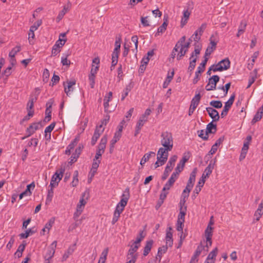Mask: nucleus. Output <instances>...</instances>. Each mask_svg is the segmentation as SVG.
I'll use <instances>...</instances> for the list:
<instances>
[{"label": "nucleus", "instance_id": "nucleus-5", "mask_svg": "<svg viewBox=\"0 0 263 263\" xmlns=\"http://www.w3.org/2000/svg\"><path fill=\"white\" fill-rule=\"evenodd\" d=\"M171 151L163 147H160L159 149L157 159L158 161L160 163V165H163L166 162L168 156V152Z\"/></svg>", "mask_w": 263, "mask_h": 263}, {"label": "nucleus", "instance_id": "nucleus-40", "mask_svg": "<svg viewBox=\"0 0 263 263\" xmlns=\"http://www.w3.org/2000/svg\"><path fill=\"white\" fill-rule=\"evenodd\" d=\"M231 83L229 82L224 86H218V89L222 90L224 92V97L226 96L228 94V91L230 88Z\"/></svg>", "mask_w": 263, "mask_h": 263}, {"label": "nucleus", "instance_id": "nucleus-46", "mask_svg": "<svg viewBox=\"0 0 263 263\" xmlns=\"http://www.w3.org/2000/svg\"><path fill=\"white\" fill-rule=\"evenodd\" d=\"M197 61V58H193L190 60V65L188 67V71L191 72L196 66V62Z\"/></svg>", "mask_w": 263, "mask_h": 263}, {"label": "nucleus", "instance_id": "nucleus-3", "mask_svg": "<svg viewBox=\"0 0 263 263\" xmlns=\"http://www.w3.org/2000/svg\"><path fill=\"white\" fill-rule=\"evenodd\" d=\"M177 156L176 155H174L170 158V160L168 161L166 166L165 168L163 174L161 177V179L162 180H165L167 178V177L169 175L170 172H171L172 171L175 165V163L177 160Z\"/></svg>", "mask_w": 263, "mask_h": 263}, {"label": "nucleus", "instance_id": "nucleus-61", "mask_svg": "<svg viewBox=\"0 0 263 263\" xmlns=\"http://www.w3.org/2000/svg\"><path fill=\"white\" fill-rule=\"evenodd\" d=\"M147 121V119H143L141 117L140 118L136 126L139 128H141V127L143 126L144 123Z\"/></svg>", "mask_w": 263, "mask_h": 263}, {"label": "nucleus", "instance_id": "nucleus-30", "mask_svg": "<svg viewBox=\"0 0 263 263\" xmlns=\"http://www.w3.org/2000/svg\"><path fill=\"white\" fill-rule=\"evenodd\" d=\"M134 87V83L130 82V83L126 86V88L123 90L121 100L123 101L125 97L128 96L129 92L132 90Z\"/></svg>", "mask_w": 263, "mask_h": 263}, {"label": "nucleus", "instance_id": "nucleus-25", "mask_svg": "<svg viewBox=\"0 0 263 263\" xmlns=\"http://www.w3.org/2000/svg\"><path fill=\"white\" fill-rule=\"evenodd\" d=\"M217 126L213 123V121L209 123L206 126V136H208L209 134H214L216 132Z\"/></svg>", "mask_w": 263, "mask_h": 263}, {"label": "nucleus", "instance_id": "nucleus-31", "mask_svg": "<svg viewBox=\"0 0 263 263\" xmlns=\"http://www.w3.org/2000/svg\"><path fill=\"white\" fill-rule=\"evenodd\" d=\"M249 149V143L248 142H245L243 144V147L241 151V153L239 157V160L242 161L243 160L247 155L248 150Z\"/></svg>", "mask_w": 263, "mask_h": 263}, {"label": "nucleus", "instance_id": "nucleus-34", "mask_svg": "<svg viewBox=\"0 0 263 263\" xmlns=\"http://www.w3.org/2000/svg\"><path fill=\"white\" fill-rule=\"evenodd\" d=\"M21 50V46H17L13 48L9 53V56L11 58L12 62L14 60L16 53Z\"/></svg>", "mask_w": 263, "mask_h": 263}, {"label": "nucleus", "instance_id": "nucleus-29", "mask_svg": "<svg viewBox=\"0 0 263 263\" xmlns=\"http://www.w3.org/2000/svg\"><path fill=\"white\" fill-rule=\"evenodd\" d=\"M216 162V158H215L214 160H212L211 161H210L209 164L204 170V173H206V176H210V174L212 173Z\"/></svg>", "mask_w": 263, "mask_h": 263}, {"label": "nucleus", "instance_id": "nucleus-43", "mask_svg": "<svg viewBox=\"0 0 263 263\" xmlns=\"http://www.w3.org/2000/svg\"><path fill=\"white\" fill-rule=\"evenodd\" d=\"M34 231L31 229L27 230L24 233H22L20 234L21 238H27L29 236L34 233Z\"/></svg>", "mask_w": 263, "mask_h": 263}, {"label": "nucleus", "instance_id": "nucleus-56", "mask_svg": "<svg viewBox=\"0 0 263 263\" xmlns=\"http://www.w3.org/2000/svg\"><path fill=\"white\" fill-rule=\"evenodd\" d=\"M79 140V139L78 137H76L68 145L69 146V148H71V149H73L74 147L77 145L78 144V142Z\"/></svg>", "mask_w": 263, "mask_h": 263}, {"label": "nucleus", "instance_id": "nucleus-42", "mask_svg": "<svg viewBox=\"0 0 263 263\" xmlns=\"http://www.w3.org/2000/svg\"><path fill=\"white\" fill-rule=\"evenodd\" d=\"M36 100V97H30L27 103L26 109H33L34 102Z\"/></svg>", "mask_w": 263, "mask_h": 263}, {"label": "nucleus", "instance_id": "nucleus-33", "mask_svg": "<svg viewBox=\"0 0 263 263\" xmlns=\"http://www.w3.org/2000/svg\"><path fill=\"white\" fill-rule=\"evenodd\" d=\"M204 59L202 62L200 63V65L197 68V73H202L204 70L205 65L208 61V57H204Z\"/></svg>", "mask_w": 263, "mask_h": 263}, {"label": "nucleus", "instance_id": "nucleus-9", "mask_svg": "<svg viewBox=\"0 0 263 263\" xmlns=\"http://www.w3.org/2000/svg\"><path fill=\"white\" fill-rule=\"evenodd\" d=\"M200 99L201 95L199 93L196 94L195 97L192 99L189 110V115L190 116H191L193 114L195 109L198 105Z\"/></svg>", "mask_w": 263, "mask_h": 263}, {"label": "nucleus", "instance_id": "nucleus-1", "mask_svg": "<svg viewBox=\"0 0 263 263\" xmlns=\"http://www.w3.org/2000/svg\"><path fill=\"white\" fill-rule=\"evenodd\" d=\"M46 105H48V103H46ZM49 106H47L46 110L45 111V119L41 121L37 122H33L26 129V133L27 134L26 137H29L32 135L35 131L40 129L43 127L45 123L49 121Z\"/></svg>", "mask_w": 263, "mask_h": 263}, {"label": "nucleus", "instance_id": "nucleus-47", "mask_svg": "<svg viewBox=\"0 0 263 263\" xmlns=\"http://www.w3.org/2000/svg\"><path fill=\"white\" fill-rule=\"evenodd\" d=\"M179 51H178V53L177 55V60L178 61L180 60L185 55L186 53L187 52V50H184L183 48L180 47Z\"/></svg>", "mask_w": 263, "mask_h": 263}, {"label": "nucleus", "instance_id": "nucleus-18", "mask_svg": "<svg viewBox=\"0 0 263 263\" xmlns=\"http://www.w3.org/2000/svg\"><path fill=\"white\" fill-rule=\"evenodd\" d=\"M103 131L104 129L101 130L99 129L98 126L96 127L91 141V144L92 146L96 144L98 139L99 138L100 135L103 132Z\"/></svg>", "mask_w": 263, "mask_h": 263}, {"label": "nucleus", "instance_id": "nucleus-20", "mask_svg": "<svg viewBox=\"0 0 263 263\" xmlns=\"http://www.w3.org/2000/svg\"><path fill=\"white\" fill-rule=\"evenodd\" d=\"M76 244L70 246L63 254L62 258V261H66L70 255H72L76 249Z\"/></svg>", "mask_w": 263, "mask_h": 263}, {"label": "nucleus", "instance_id": "nucleus-21", "mask_svg": "<svg viewBox=\"0 0 263 263\" xmlns=\"http://www.w3.org/2000/svg\"><path fill=\"white\" fill-rule=\"evenodd\" d=\"M89 198V190L87 189L85 191V192L82 194L81 197L79 201V203L78 204L81 205L83 206L87 203V200Z\"/></svg>", "mask_w": 263, "mask_h": 263}, {"label": "nucleus", "instance_id": "nucleus-51", "mask_svg": "<svg viewBox=\"0 0 263 263\" xmlns=\"http://www.w3.org/2000/svg\"><path fill=\"white\" fill-rule=\"evenodd\" d=\"M67 10V8L65 7H64V8L63 9V10H61L59 12V13L57 17V22H59L60 20H61L62 19V18L63 17L64 15L66 13Z\"/></svg>", "mask_w": 263, "mask_h": 263}, {"label": "nucleus", "instance_id": "nucleus-19", "mask_svg": "<svg viewBox=\"0 0 263 263\" xmlns=\"http://www.w3.org/2000/svg\"><path fill=\"white\" fill-rule=\"evenodd\" d=\"M67 85L66 86L65 82L63 83L64 86V91L67 96L70 94L71 91L73 90V86L76 84L75 80H71L67 81Z\"/></svg>", "mask_w": 263, "mask_h": 263}, {"label": "nucleus", "instance_id": "nucleus-41", "mask_svg": "<svg viewBox=\"0 0 263 263\" xmlns=\"http://www.w3.org/2000/svg\"><path fill=\"white\" fill-rule=\"evenodd\" d=\"M210 105L212 106L213 107H214L215 108H220L222 106V103L221 101L219 100H213L210 102Z\"/></svg>", "mask_w": 263, "mask_h": 263}, {"label": "nucleus", "instance_id": "nucleus-23", "mask_svg": "<svg viewBox=\"0 0 263 263\" xmlns=\"http://www.w3.org/2000/svg\"><path fill=\"white\" fill-rule=\"evenodd\" d=\"M257 69H255L252 72L250 73L248 81V85L247 87V88L250 87L251 85L254 83L255 80L257 78Z\"/></svg>", "mask_w": 263, "mask_h": 263}, {"label": "nucleus", "instance_id": "nucleus-63", "mask_svg": "<svg viewBox=\"0 0 263 263\" xmlns=\"http://www.w3.org/2000/svg\"><path fill=\"white\" fill-rule=\"evenodd\" d=\"M206 27V24L203 23L202 24L201 26L196 30V31H198V33H199V34L200 36H201L203 32H204V30L205 29Z\"/></svg>", "mask_w": 263, "mask_h": 263}, {"label": "nucleus", "instance_id": "nucleus-26", "mask_svg": "<svg viewBox=\"0 0 263 263\" xmlns=\"http://www.w3.org/2000/svg\"><path fill=\"white\" fill-rule=\"evenodd\" d=\"M121 42V36L116 37V41H115V48L114 49V50L112 54L116 55V53H117V55H119V53L120 50Z\"/></svg>", "mask_w": 263, "mask_h": 263}, {"label": "nucleus", "instance_id": "nucleus-14", "mask_svg": "<svg viewBox=\"0 0 263 263\" xmlns=\"http://www.w3.org/2000/svg\"><path fill=\"white\" fill-rule=\"evenodd\" d=\"M224 136L220 137L218 140H216L215 143L212 145L211 150L209 152V153L206 155L205 157H208V159L210 157V155H212L215 154L217 150V147L224 140Z\"/></svg>", "mask_w": 263, "mask_h": 263}, {"label": "nucleus", "instance_id": "nucleus-27", "mask_svg": "<svg viewBox=\"0 0 263 263\" xmlns=\"http://www.w3.org/2000/svg\"><path fill=\"white\" fill-rule=\"evenodd\" d=\"M107 136H104L101 139L100 143L98 146L97 149L104 152L105 149L106 148V144L107 143Z\"/></svg>", "mask_w": 263, "mask_h": 263}, {"label": "nucleus", "instance_id": "nucleus-44", "mask_svg": "<svg viewBox=\"0 0 263 263\" xmlns=\"http://www.w3.org/2000/svg\"><path fill=\"white\" fill-rule=\"evenodd\" d=\"M131 40H132V41L133 43H134L135 45V49L132 50L133 52V53H135V55H136L137 53V51H138V50H137L138 45V36L137 35L133 36L132 37Z\"/></svg>", "mask_w": 263, "mask_h": 263}, {"label": "nucleus", "instance_id": "nucleus-60", "mask_svg": "<svg viewBox=\"0 0 263 263\" xmlns=\"http://www.w3.org/2000/svg\"><path fill=\"white\" fill-rule=\"evenodd\" d=\"M14 241H15V239H14V236H13L10 238L8 243L6 245L7 249L10 250L12 248V247L14 243Z\"/></svg>", "mask_w": 263, "mask_h": 263}, {"label": "nucleus", "instance_id": "nucleus-2", "mask_svg": "<svg viewBox=\"0 0 263 263\" xmlns=\"http://www.w3.org/2000/svg\"><path fill=\"white\" fill-rule=\"evenodd\" d=\"M161 137L162 138L161 144L164 148H167L168 150H172L173 147V139L172 134L168 132H164L162 133Z\"/></svg>", "mask_w": 263, "mask_h": 263}, {"label": "nucleus", "instance_id": "nucleus-64", "mask_svg": "<svg viewBox=\"0 0 263 263\" xmlns=\"http://www.w3.org/2000/svg\"><path fill=\"white\" fill-rule=\"evenodd\" d=\"M38 143V140L35 138H32L28 143V146H33L36 147Z\"/></svg>", "mask_w": 263, "mask_h": 263}, {"label": "nucleus", "instance_id": "nucleus-38", "mask_svg": "<svg viewBox=\"0 0 263 263\" xmlns=\"http://www.w3.org/2000/svg\"><path fill=\"white\" fill-rule=\"evenodd\" d=\"M186 210H187L186 206H185L184 207L183 210H182L181 208L179 209L180 212H179V215L178 216L177 220L184 221L185 215L186 214Z\"/></svg>", "mask_w": 263, "mask_h": 263}, {"label": "nucleus", "instance_id": "nucleus-57", "mask_svg": "<svg viewBox=\"0 0 263 263\" xmlns=\"http://www.w3.org/2000/svg\"><path fill=\"white\" fill-rule=\"evenodd\" d=\"M83 148H84L83 145L80 144L79 145V146L76 149L75 152L73 154H75V155H77V156H78L79 157Z\"/></svg>", "mask_w": 263, "mask_h": 263}, {"label": "nucleus", "instance_id": "nucleus-12", "mask_svg": "<svg viewBox=\"0 0 263 263\" xmlns=\"http://www.w3.org/2000/svg\"><path fill=\"white\" fill-rule=\"evenodd\" d=\"M129 197V189L128 187H127L123 192V193L122 195V198L120 202L117 204V205L125 208V206L127 205Z\"/></svg>", "mask_w": 263, "mask_h": 263}, {"label": "nucleus", "instance_id": "nucleus-45", "mask_svg": "<svg viewBox=\"0 0 263 263\" xmlns=\"http://www.w3.org/2000/svg\"><path fill=\"white\" fill-rule=\"evenodd\" d=\"M184 221L177 220L176 224V230L178 232L183 233Z\"/></svg>", "mask_w": 263, "mask_h": 263}, {"label": "nucleus", "instance_id": "nucleus-54", "mask_svg": "<svg viewBox=\"0 0 263 263\" xmlns=\"http://www.w3.org/2000/svg\"><path fill=\"white\" fill-rule=\"evenodd\" d=\"M263 214V210H260V209H257L254 213V216L256 217V221H259L260 218Z\"/></svg>", "mask_w": 263, "mask_h": 263}, {"label": "nucleus", "instance_id": "nucleus-62", "mask_svg": "<svg viewBox=\"0 0 263 263\" xmlns=\"http://www.w3.org/2000/svg\"><path fill=\"white\" fill-rule=\"evenodd\" d=\"M89 80L90 81V85L91 88H93L95 83V76L93 74L89 75Z\"/></svg>", "mask_w": 263, "mask_h": 263}, {"label": "nucleus", "instance_id": "nucleus-35", "mask_svg": "<svg viewBox=\"0 0 263 263\" xmlns=\"http://www.w3.org/2000/svg\"><path fill=\"white\" fill-rule=\"evenodd\" d=\"M120 138L121 137H120L119 136L114 135V138L110 141V148H109L110 153H112L114 149L115 144H116V142H117L118 141H119L120 140Z\"/></svg>", "mask_w": 263, "mask_h": 263}, {"label": "nucleus", "instance_id": "nucleus-32", "mask_svg": "<svg viewBox=\"0 0 263 263\" xmlns=\"http://www.w3.org/2000/svg\"><path fill=\"white\" fill-rule=\"evenodd\" d=\"M153 242L154 241L153 240H149L146 241L145 246L144 247L143 250V255L144 256H146L148 254L149 252H150L152 249Z\"/></svg>", "mask_w": 263, "mask_h": 263}, {"label": "nucleus", "instance_id": "nucleus-11", "mask_svg": "<svg viewBox=\"0 0 263 263\" xmlns=\"http://www.w3.org/2000/svg\"><path fill=\"white\" fill-rule=\"evenodd\" d=\"M66 40H62L61 38L56 42L55 45L52 49V55L55 56L57 55L61 51L60 48L65 44Z\"/></svg>", "mask_w": 263, "mask_h": 263}, {"label": "nucleus", "instance_id": "nucleus-4", "mask_svg": "<svg viewBox=\"0 0 263 263\" xmlns=\"http://www.w3.org/2000/svg\"><path fill=\"white\" fill-rule=\"evenodd\" d=\"M230 64L231 62L229 59L228 58H225L215 65V67L213 69V71L216 72L228 70L230 67Z\"/></svg>", "mask_w": 263, "mask_h": 263}, {"label": "nucleus", "instance_id": "nucleus-55", "mask_svg": "<svg viewBox=\"0 0 263 263\" xmlns=\"http://www.w3.org/2000/svg\"><path fill=\"white\" fill-rule=\"evenodd\" d=\"M41 21H38L36 22H35V23H34V24L30 27V29L31 30V31L32 32V31H35V30H36L38 29L39 27L41 25Z\"/></svg>", "mask_w": 263, "mask_h": 263}, {"label": "nucleus", "instance_id": "nucleus-59", "mask_svg": "<svg viewBox=\"0 0 263 263\" xmlns=\"http://www.w3.org/2000/svg\"><path fill=\"white\" fill-rule=\"evenodd\" d=\"M118 55L117 53H116V55L112 54V62H111V68L112 67H115L117 63H118Z\"/></svg>", "mask_w": 263, "mask_h": 263}, {"label": "nucleus", "instance_id": "nucleus-39", "mask_svg": "<svg viewBox=\"0 0 263 263\" xmlns=\"http://www.w3.org/2000/svg\"><path fill=\"white\" fill-rule=\"evenodd\" d=\"M167 18L165 21H164L163 24L158 28L157 32L156 34V36L159 33H163L166 29V27L168 25Z\"/></svg>", "mask_w": 263, "mask_h": 263}, {"label": "nucleus", "instance_id": "nucleus-22", "mask_svg": "<svg viewBox=\"0 0 263 263\" xmlns=\"http://www.w3.org/2000/svg\"><path fill=\"white\" fill-rule=\"evenodd\" d=\"M139 248V246L137 244H135L134 246H132L130 249L128 250V254L127 256V259H129L130 258H134L135 257L136 259L137 258V255L135 253L137 251Z\"/></svg>", "mask_w": 263, "mask_h": 263}, {"label": "nucleus", "instance_id": "nucleus-49", "mask_svg": "<svg viewBox=\"0 0 263 263\" xmlns=\"http://www.w3.org/2000/svg\"><path fill=\"white\" fill-rule=\"evenodd\" d=\"M218 252L217 248H215L213 251H212L207 257V260L213 259L215 258L217 255Z\"/></svg>", "mask_w": 263, "mask_h": 263}, {"label": "nucleus", "instance_id": "nucleus-15", "mask_svg": "<svg viewBox=\"0 0 263 263\" xmlns=\"http://www.w3.org/2000/svg\"><path fill=\"white\" fill-rule=\"evenodd\" d=\"M197 173V168H194L193 171L190 174V178L187 183L186 187L189 189V191H191L194 186L195 181L196 175Z\"/></svg>", "mask_w": 263, "mask_h": 263}, {"label": "nucleus", "instance_id": "nucleus-28", "mask_svg": "<svg viewBox=\"0 0 263 263\" xmlns=\"http://www.w3.org/2000/svg\"><path fill=\"white\" fill-rule=\"evenodd\" d=\"M183 17L181 21V27H183L187 22L191 12L187 9L183 11Z\"/></svg>", "mask_w": 263, "mask_h": 263}, {"label": "nucleus", "instance_id": "nucleus-7", "mask_svg": "<svg viewBox=\"0 0 263 263\" xmlns=\"http://www.w3.org/2000/svg\"><path fill=\"white\" fill-rule=\"evenodd\" d=\"M235 98V95L234 93H233V95H231L230 99L225 103L223 109L222 111H221V115H220L221 117L222 118H224V117H226L227 115L229 110H230V109L231 108L232 105H233V104L234 103Z\"/></svg>", "mask_w": 263, "mask_h": 263}, {"label": "nucleus", "instance_id": "nucleus-53", "mask_svg": "<svg viewBox=\"0 0 263 263\" xmlns=\"http://www.w3.org/2000/svg\"><path fill=\"white\" fill-rule=\"evenodd\" d=\"M262 117H261V115L259 114V113L256 112L255 115H254L253 119L251 121V123L252 124H254L256 122L259 121L261 119Z\"/></svg>", "mask_w": 263, "mask_h": 263}, {"label": "nucleus", "instance_id": "nucleus-13", "mask_svg": "<svg viewBox=\"0 0 263 263\" xmlns=\"http://www.w3.org/2000/svg\"><path fill=\"white\" fill-rule=\"evenodd\" d=\"M205 109L209 116L213 119V122H216L219 120L220 116L217 110L210 107H206Z\"/></svg>", "mask_w": 263, "mask_h": 263}, {"label": "nucleus", "instance_id": "nucleus-16", "mask_svg": "<svg viewBox=\"0 0 263 263\" xmlns=\"http://www.w3.org/2000/svg\"><path fill=\"white\" fill-rule=\"evenodd\" d=\"M213 35H212L210 39L211 46H208L205 52L204 57H209L216 49L217 42L213 40Z\"/></svg>", "mask_w": 263, "mask_h": 263}, {"label": "nucleus", "instance_id": "nucleus-58", "mask_svg": "<svg viewBox=\"0 0 263 263\" xmlns=\"http://www.w3.org/2000/svg\"><path fill=\"white\" fill-rule=\"evenodd\" d=\"M47 234L49 233V223L47 222L45 227L43 228L40 232L41 235H45V233Z\"/></svg>", "mask_w": 263, "mask_h": 263}, {"label": "nucleus", "instance_id": "nucleus-6", "mask_svg": "<svg viewBox=\"0 0 263 263\" xmlns=\"http://www.w3.org/2000/svg\"><path fill=\"white\" fill-rule=\"evenodd\" d=\"M65 170L61 168L59 172L57 171L55 174L52 176L51 180H50V186L54 187L58 185V183L61 180L63 177V174Z\"/></svg>", "mask_w": 263, "mask_h": 263}, {"label": "nucleus", "instance_id": "nucleus-10", "mask_svg": "<svg viewBox=\"0 0 263 263\" xmlns=\"http://www.w3.org/2000/svg\"><path fill=\"white\" fill-rule=\"evenodd\" d=\"M191 154L190 152L184 153L182 159L180 161L179 163L177 164L175 168V171L179 172H181L183 170L185 163L189 160Z\"/></svg>", "mask_w": 263, "mask_h": 263}, {"label": "nucleus", "instance_id": "nucleus-17", "mask_svg": "<svg viewBox=\"0 0 263 263\" xmlns=\"http://www.w3.org/2000/svg\"><path fill=\"white\" fill-rule=\"evenodd\" d=\"M204 247L202 245H200L197 247L196 250L191 258L190 263H197L198 262V257L201 254L202 250L204 249Z\"/></svg>", "mask_w": 263, "mask_h": 263}, {"label": "nucleus", "instance_id": "nucleus-24", "mask_svg": "<svg viewBox=\"0 0 263 263\" xmlns=\"http://www.w3.org/2000/svg\"><path fill=\"white\" fill-rule=\"evenodd\" d=\"M213 228L208 225L206 230H205V235L207 242H210V246L212 245V236Z\"/></svg>", "mask_w": 263, "mask_h": 263}, {"label": "nucleus", "instance_id": "nucleus-8", "mask_svg": "<svg viewBox=\"0 0 263 263\" xmlns=\"http://www.w3.org/2000/svg\"><path fill=\"white\" fill-rule=\"evenodd\" d=\"M220 77L218 75H214L209 79V83L205 86V89L210 91L216 89L217 83L219 81Z\"/></svg>", "mask_w": 263, "mask_h": 263}, {"label": "nucleus", "instance_id": "nucleus-36", "mask_svg": "<svg viewBox=\"0 0 263 263\" xmlns=\"http://www.w3.org/2000/svg\"><path fill=\"white\" fill-rule=\"evenodd\" d=\"M174 75V71L171 72L170 73L169 72L168 73L166 79L165 80V81L164 82V83L163 84V88H166L167 87V86L168 85L169 83H170V82L173 79Z\"/></svg>", "mask_w": 263, "mask_h": 263}, {"label": "nucleus", "instance_id": "nucleus-48", "mask_svg": "<svg viewBox=\"0 0 263 263\" xmlns=\"http://www.w3.org/2000/svg\"><path fill=\"white\" fill-rule=\"evenodd\" d=\"M43 80L45 83L48 82L49 80V72L47 68L45 69L44 70L43 73Z\"/></svg>", "mask_w": 263, "mask_h": 263}, {"label": "nucleus", "instance_id": "nucleus-37", "mask_svg": "<svg viewBox=\"0 0 263 263\" xmlns=\"http://www.w3.org/2000/svg\"><path fill=\"white\" fill-rule=\"evenodd\" d=\"M152 154L154 156H155V153L153 152H150L149 153L145 154L143 156V157L142 158V159L140 161V164L141 165H143V164H144L145 163V162L149 160Z\"/></svg>", "mask_w": 263, "mask_h": 263}, {"label": "nucleus", "instance_id": "nucleus-52", "mask_svg": "<svg viewBox=\"0 0 263 263\" xmlns=\"http://www.w3.org/2000/svg\"><path fill=\"white\" fill-rule=\"evenodd\" d=\"M198 136L204 140H207L209 138V136H206V132L203 130H198L197 132Z\"/></svg>", "mask_w": 263, "mask_h": 263}, {"label": "nucleus", "instance_id": "nucleus-50", "mask_svg": "<svg viewBox=\"0 0 263 263\" xmlns=\"http://www.w3.org/2000/svg\"><path fill=\"white\" fill-rule=\"evenodd\" d=\"M168 194V192L163 191V189L162 190L161 193L160 195V198H159V199L160 200V201L159 202V204H160L159 206H160L161 204L163 203V201H164V199H165V198L166 197Z\"/></svg>", "mask_w": 263, "mask_h": 263}]
</instances>
